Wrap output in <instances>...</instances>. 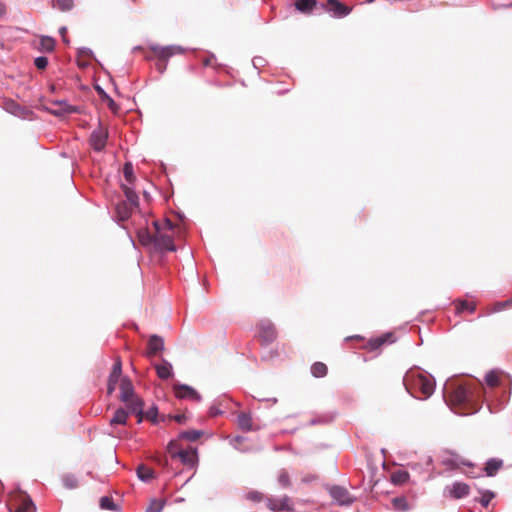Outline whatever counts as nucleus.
Returning a JSON list of instances; mask_svg holds the SVG:
<instances>
[{"mask_svg":"<svg viewBox=\"0 0 512 512\" xmlns=\"http://www.w3.org/2000/svg\"><path fill=\"white\" fill-rule=\"evenodd\" d=\"M407 392L417 399L429 398L435 390V380L425 371L410 369L403 378Z\"/></svg>","mask_w":512,"mask_h":512,"instance_id":"1","label":"nucleus"},{"mask_svg":"<svg viewBox=\"0 0 512 512\" xmlns=\"http://www.w3.org/2000/svg\"><path fill=\"white\" fill-rule=\"evenodd\" d=\"M156 234L154 235V247L156 250L164 251H175L176 247L173 243V237L167 232H163V228L160 227L159 221L153 223Z\"/></svg>","mask_w":512,"mask_h":512,"instance_id":"2","label":"nucleus"},{"mask_svg":"<svg viewBox=\"0 0 512 512\" xmlns=\"http://www.w3.org/2000/svg\"><path fill=\"white\" fill-rule=\"evenodd\" d=\"M320 10L327 11L335 18L345 17L351 12V9L348 6L338 0H327L326 3L320 4Z\"/></svg>","mask_w":512,"mask_h":512,"instance_id":"3","label":"nucleus"},{"mask_svg":"<svg viewBox=\"0 0 512 512\" xmlns=\"http://www.w3.org/2000/svg\"><path fill=\"white\" fill-rule=\"evenodd\" d=\"M150 49L159 59L162 60H168L170 57L176 54H182L185 51V49L179 45L160 46L157 44H151Z\"/></svg>","mask_w":512,"mask_h":512,"instance_id":"4","label":"nucleus"},{"mask_svg":"<svg viewBox=\"0 0 512 512\" xmlns=\"http://www.w3.org/2000/svg\"><path fill=\"white\" fill-rule=\"evenodd\" d=\"M266 506L273 512L277 511H293V503L291 498L288 496H282L280 498L268 497L266 499Z\"/></svg>","mask_w":512,"mask_h":512,"instance_id":"5","label":"nucleus"},{"mask_svg":"<svg viewBox=\"0 0 512 512\" xmlns=\"http://www.w3.org/2000/svg\"><path fill=\"white\" fill-rule=\"evenodd\" d=\"M329 494L341 506H349L354 501L348 490L341 486H332L329 489Z\"/></svg>","mask_w":512,"mask_h":512,"instance_id":"6","label":"nucleus"},{"mask_svg":"<svg viewBox=\"0 0 512 512\" xmlns=\"http://www.w3.org/2000/svg\"><path fill=\"white\" fill-rule=\"evenodd\" d=\"M108 133L102 128L99 127L96 130H93L90 135V145L95 151H102L107 143Z\"/></svg>","mask_w":512,"mask_h":512,"instance_id":"7","label":"nucleus"},{"mask_svg":"<svg viewBox=\"0 0 512 512\" xmlns=\"http://www.w3.org/2000/svg\"><path fill=\"white\" fill-rule=\"evenodd\" d=\"M175 396L179 399H191L196 402L201 401L200 394L191 386L186 384L174 385Z\"/></svg>","mask_w":512,"mask_h":512,"instance_id":"8","label":"nucleus"},{"mask_svg":"<svg viewBox=\"0 0 512 512\" xmlns=\"http://www.w3.org/2000/svg\"><path fill=\"white\" fill-rule=\"evenodd\" d=\"M259 336L265 343L273 342L277 337V332L273 323L269 320H262L259 323Z\"/></svg>","mask_w":512,"mask_h":512,"instance_id":"9","label":"nucleus"},{"mask_svg":"<svg viewBox=\"0 0 512 512\" xmlns=\"http://www.w3.org/2000/svg\"><path fill=\"white\" fill-rule=\"evenodd\" d=\"M126 404L127 412L138 416V423L142 422L143 419V407L144 402L141 398L134 395L128 401H123Z\"/></svg>","mask_w":512,"mask_h":512,"instance_id":"10","label":"nucleus"},{"mask_svg":"<svg viewBox=\"0 0 512 512\" xmlns=\"http://www.w3.org/2000/svg\"><path fill=\"white\" fill-rule=\"evenodd\" d=\"M122 374V364L120 359L118 358L115 363L113 364L112 370L110 372L109 378H108V385H107V393L111 395L115 389L116 385L121 377Z\"/></svg>","mask_w":512,"mask_h":512,"instance_id":"11","label":"nucleus"},{"mask_svg":"<svg viewBox=\"0 0 512 512\" xmlns=\"http://www.w3.org/2000/svg\"><path fill=\"white\" fill-rule=\"evenodd\" d=\"M445 491L454 499H462L469 494L470 488L466 483L454 482L451 486L446 487Z\"/></svg>","mask_w":512,"mask_h":512,"instance_id":"12","label":"nucleus"},{"mask_svg":"<svg viewBox=\"0 0 512 512\" xmlns=\"http://www.w3.org/2000/svg\"><path fill=\"white\" fill-rule=\"evenodd\" d=\"M164 350V340L158 335H152L148 341L147 356L152 357Z\"/></svg>","mask_w":512,"mask_h":512,"instance_id":"13","label":"nucleus"},{"mask_svg":"<svg viewBox=\"0 0 512 512\" xmlns=\"http://www.w3.org/2000/svg\"><path fill=\"white\" fill-rule=\"evenodd\" d=\"M157 376L162 380H167L173 375L172 364L166 359H162L159 364H154Z\"/></svg>","mask_w":512,"mask_h":512,"instance_id":"14","label":"nucleus"},{"mask_svg":"<svg viewBox=\"0 0 512 512\" xmlns=\"http://www.w3.org/2000/svg\"><path fill=\"white\" fill-rule=\"evenodd\" d=\"M179 458L180 461L189 467L194 466L197 460V454L195 450H180L173 454V458Z\"/></svg>","mask_w":512,"mask_h":512,"instance_id":"15","label":"nucleus"},{"mask_svg":"<svg viewBox=\"0 0 512 512\" xmlns=\"http://www.w3.org/2000/svg\"><path fill=\"white\" fill-rule=\"evenodd\" d=\"M134 395H135V393H134V387L132 385V382L127 377L122 378L121 382H120V399H121V401H128Z\"/></svg>","mask_w":512,"mask_h":512,"instance_id":"16","label":"nucleus"},{"mask_svg":"<svg viewBox=\"0 0 512 512\" xmlns=\"http://www.w3.org/2000/svg\"><path fill=\"white\" fill-rule=\"evenodd\" d=\"M295 7L298 11L303 13L320 11V6H318L316 0H295Z\"/></svg>","mask_w":512,"mask_h":512,"instance_id":"17","label":"nucleus"},{"mask_svg":"<svg viewBox=\"0 0 512 512\" xmlns=\"http://www.w3.org/2000/svg\"><path fill=\"white\" fill-rule=\"evenodd\" d=\"M133 208V206L125 201L119 202L115 207L117 219L119 221H126L131 216Z\"/></svg>","mask_w":512,"mask_h":512,"instance_id":"18","label":"nucleus"},{"mask_svg":"<svg viewBox=\"0 0 512 512\" xmlns=\"http://www.w3.org/2000/svg\"><path fill=\"white\" fill-rule=\"evenodd\" d=\"M121 187L126 196V199H127L126 202L128 204H130L131 206H133L134 208H137L139 205V198H138L137 193L134 191V189L129 187L127 184H122Z\"/></svg>","mask_w":512,"mask_h":512,"instance_id":"19","label":"nucleus"},{"mask_svg":"<svg viewBox=\"0 0 512 512\" xmlns=\"http://www.w3.org/2000/svg\"><path fill=\"white\" fill-rule=\"evenodd\" d=\"M129 412L123 408H118L110 420L111 425H125L127 423Z\"/></svg>","mask_w":512,"mask_h":512,"instance_id":"20","label":"nucleus"},{"mask_svg":"<svg viewBox=\"0 0 512 512\" xmlns=\"http://www.w3.org/2000/svg\"><path fill=\"white\" fill-rule=\"evenodd\" d=\"M432 466V458L430 456H425L422 460V463H411L409 464V467L414 470L418 471L419 473L422 472H429Z\"/></svg>","mask_w":512,"mask_h":512,"instance_id":"21","label":"nucleus"},{"mask_svg":"<svg viewBox=\"0 0 512 512\" xmlns=\"http://www.w3.org/2000/svg\"><path fill=\"white\" fill-rule=\"evenodd\" d=\"M237 423L240 429L243 431H251L253 429L252 426V417L250 414L241 413L237 417Z\"/></svg>","mask_w":512,"mask_h":512,"instance_id":"22","label":"nucleus"},{"mask_svg":"<svg viewBox=\"0 0 512 512\" xmlns=\"http://www.w3.org/2000/svg\"><path fill=\"white\" fill-rule=\"evenodd\" d=\"M392 337H393V335L391 333H387L383 336H380V337L370 340L369 345L372 349H378L380 346H382L385 343H393L394 339Z\"/></svg>","mask_w":512,"mask_h":512,"instance_id":"23","label":"nucleus"},{"mask_svg":"<svg viewBox=\"0 0 512 512\" xmlns=\"http://www.w3.org/2000/svg\"><path fill=\"white\" fill-rule=\"evenodd\" d=\"M409 480V473L404 470H397L391 474V481L396 485H401Z\"/></svg>","mask_w":512,"mask_h":512,"instance_id":"24","label":"nucleus"},{"mask_svg":"<svg viewBox=\"0 0 512 512\" xmlns=\"http://www.w3.org/2000/svg\"><path fill=\"white\" fill-rule=\"evenodd\" d=\"M393 508L399 512H405L410 509V506L405 497H395L392 499Z\"/></svg>","mask_w":512,"mask_h":512,"instance_id":"25","label":"nucleus"},{"mask_svg":"<svg viewBox=\"0 0 512 512\" xmlns=\"http://www.w3.org/2000/svg\"><path fill=\"white\" fill-rule=\"evenodd\" d=\"M136 472L141 481L148 482L153 478V471L145 465H139Z\"/></svg>","mask_w":512,"mask_h":512,"instance_id":"26","label":"nucleus"},{"mask_svg":"<svg viewBox=\"0 0 512 512\" xmlns=\"http://www.w3.org/2000/svg\"><path fill=\"white\" fill-rule=\"evenodd\" d=\"M452 398L456 403H464L468 399V392L464 387L459 386L454 390Z\"/></svg>","mask_w":512,"mask_h":512,"instance_id":"27","label":"nucleus"},{"mask_svg":"<svg viewBox=\"0 0 512 512\" xmlns=\"http://www.w3.org/2000/svg\"><path fill=\"white\" fill-rule=\"evenodd\" d=\"M502 466V461L498 459H490L486 463L485 471L488 476H493Z\"/></svg>","mask_w":512,"mask_h":512,"instance_id":"28","label":"nucleus"},{"mask_svg":"<svg viewBox=\"0 0 512 512\" xmlns=\"http://www.w3.org/2000/svg\"><path fill=\"white\" fill-rule=\"evenodd\" d=\"M55 40L49 36H43L40 40V49L44 52H51L54 50Z\"/></svg>","mask_w":512,"mask_h":512,"instance_id":"29","label":"nucleus"},{"mask_svg":"<svg viewBox=\"0 0 512 512\" xmlns=\"http://www.w3.org/2000/svg\"><path fill=\"white\" fill-rule=\"evenodd\" d=\"M311 373L314 377H324L327 374V366L322 362H316L311 366Z\"/></svg>","mask_w":512,"mask_h":512,"instance_id":"30","label":"nucleus"},{"mask_svg":"<svg viewBox=\"0 0 512 512\" xmlns=\"http://www.w3.org/2000/svg\"><path fill=\"white\" fill-rule=\"evenodd\" d=\"M138 239L142 245H154V236H152L147 230L141 229L138 231Z\"/></svg>","mask_w":512,"mask_h":512,"instance_id":"31","label":"nucleus"},{"mask_svg":"<svg viewBox=\"0 0 512 512\" xmlns=\"http://www.w3.org/2000/svg\"><path fill=\"white\" fill-rule=\"evenodd\" d=\"M53 6L58 8L60 11L66 12L73 8V0H54Z\"/></svg>","mask_w":512,"mask_h":512,"instance_id":"32","label":"nucleus"},{"mask_svg":"<svg viewBox=\"0 0 512 512\" xmlns=\"http://www.w3.org/2000/svg\"><path fill=\"white\" fill-rule=\"evenodd\" d=\"M100 507L110 511L117 510V505L114 503L113 499L108 496H103L100 498Z\"/></svg>","mask_w":512,"mask_h":512,"instance_id":"33","label":"nucleus"},{"mask_svg":"<svg viewBox=\"0 0 512 512\" xmlns=\"http://www.w3.org/2000/svg\"><path fill=\"white\" fill-rule=\"evenodd\" d=\"M277 480L282 488H289L291 486L290 476L285 470L279 472Z\"/></svg>","mask_w":512,"mask_h":512,"instance_id":"34","label":"nucleus"},{"mask_svg":"<svg viewBox=\"0 0 512 512\" xmlns=\"http://www.w3.org/2000/svg\"><path fill=\"white\" fill-rule=\"evenodd\" d=\"M63 485L66 488L74 489L78 486V480L73 474H66L62 478Z\"/></svg>","mask_w":512,"mask_h":512,"instance_id":"35","label":"nucleus"},{"mask_svg":"<svg viewBox=\"0 0 512 512\" xmlns=\"http://www.w3.org/2000/svg\"><path fill=\"white\" fill-rule=\"evenodd\" d=\"M202 434V431L199 430L184 431L180 434V438L186 439L188 441H196L201 437Z\"/></svg>","mask_w":512,"mask_h":512,"instance_id":"36","label":"nucleus"},{"mask_svg":"<svg viewBox=\"0 0 512 512\" xmlns=\"http://www.w3.org/2000/svg\"><path fill=\"white\" fill-rule=\"evenodd\" d=\"M164 504V500L153 499L147 507V512H161L164 508Z\"/></svg>","mask_w":512,"mask_h":512,"instance_id":"37","label":"nucleus"},{"mask_svg":"<svg viewBox=\"0 0 512 512\" xmlns=\"http://www.w3.org/2000/svg\"><path fill=\"white\" fill-rule=\"evenodd\" d=\"M16 512H35V505L31 499H25Z\"/></svg>","mask_w":512,"mask_h":512,"instance_id":"38","label":"nucleus"},{"mask_svg":"<svg viewBox=\"0 0 512 512\" xmlns=\"http://www.w3.org/2000/svg\"><path fill=\"white\" fill-rule=\"evenodd\" d=\"M123 174H124V177L126 179V181L131 184L134 180V175H133V166L131 163H125L124 167H123Z\"/></svg>","mask_w":512,"mask_h":512,"instance_id":"39","label":"nucleus"},{"mask_svg":"<svg viewBox=\"0 0 512 512\" xmlns=\"http://www.w3.org/2000/svg\"><path fill=\"white\" fill-rule=\"evenodd\" d=\"M6 110L15 116H21L23 113V108L14 102L7 103Z\"/></svg>","mask_w":512,"mask_h":512,"instance_id":"40","label":"nucleus"},{"mask_svg":"<svg viewBox=\"0 0 512 512\" xmlns=\"http://www.w3.org/2000/svg\"><path fill=\"white\" fill-rule=\"evenodd\" d=\"M457 311L459 313L464 312V311L473 313L475 311V306L472 303H469L467 301H460L457 305Z\"/></svg>","mask_w":512,"mask_h":512,"instance_id":"41","label":"nucleus"},{"mask_svg":"<svg viewBox=\"0 0 512 512\" xmlns=\"http://www.w3.org/2000/svg\"><path fill=\"white\" fill-rule=\"evenodd\" d=\"M494 493L492 491H484L482 493V496L481 498L479 499V502L480 504L483 506V507H487L489 505V503L491 502V500L494 498Z\"/></svg>","mask_w":512,"mask_h":512,"instance_id":"42","label":"nucleus"},{"mask_svg":"<svg viewBox=\"0 0 512 512\" xmlns=\"http://www.w3.org/2000/svg\"><path fill=\"white\" fill-rule=\"evenodd\" d=\"M485 381L491 387L496 386L499 382L497 373L495 371L488 372L485 376Z\"/></svg>","mask_w":512,"mask_h":512,"instance_id":"43","label":"nucleus"},{"mask_svg":"<svg viewBox=\"0 0 512 512\" xmlns=\"http://www.w3.org/2000/svg\"><path fill=\"white\" fill-rule=\"evenodd\" d=\"M157 414H158L157 407L152 406L146 411L145 416H146V418L150 419L153 423H156L157 422Z\"/></svg>","mask_w":512,"mask_h":512,"instance_id":"44","label":"nucleus"},{"mask_svg":"<svg viewBox=\"0 0 512 512\" xmlns=\"http://www.w3.org/2000/svg\"><path fill=\"white\" fill-rule=\"evenodd\" d=\"M34 64L38 69H44L48 65V59L44 56L36 57L34 60Z\"/></svg>","mask_w":512,"mask_h":512,"instance_id":"45","label":"nucleus"},{"mask_svg":"<svg viewBox=\"0 0 512 512\" xmlns=\"http://www.w3.org/2000/svg\"><path fill=\"white\" fill-rule=\"evenodd\" d=\"M160 227L163 228V232L165 231H172L173 230V223L169 219H165L163 223H160Z\"/></svg>","mask_w":512,"mask_h":512,"instance_id":"46","label":"nucleus"},{"mask_svg":"<svg viewBox=\"0 0 512 512\" xmlns=\"http://www.w3.org/2000/svg\"><path fill=\"white\" fill-rule=\"evenodd\" d=\"M247 498L253 501H260L262 499V494L258 491H251L247 494Z\"/></svg>","mask_w":512,"mask_h":512,"instance_id":"47","label":"nucleus"},{"mask_svg":"<svg viewBox=\"0 0 512 512\" xmlns=\"http://www.w3.org/2000/svg\"><path fill=\"white\" fill-rule=\"evenodd\" d=\"M60 104L64 106L62 108V112H64V113H73L76 111V109L73 106H70V105L66 104L65 102H60Z\"/></svg>","mask_w":512,"mask_h":512,"instance_id":"48","label":"nucleus"},{"mask_svg":"<svg viewBox=\"0 0 512 512\" xmlns=\"http://www.w3.org/2000/svg\"><path fill=\"white\" fill-rule=\"evenodd\" d=\"M511 304H512V300H508V301H504V302H499L496 305L495 311H500V310L504 309L505 307H507V306H509Z\"/></svg>","mask_w":512,"mask_h":512,"instance_id":"49","label":"nucleus"},{"mask_svg":"<svg viewBox=\"0 0 512 512\" xmlns=\"http://www.w3.org/2000/svg\"><path fill=\"white\" fill-rule=\"evenodd\" d=\"M244 439H245V438H244V437H242V436H237V437H235V439L233 440V441L235 442L234 447H235L236 449H238V450L244 451L243 449H241V448L238 446V444H240L242 441H244Z\"/></svg>","mask_w":512,"mask_h":512,"instance_id":"50","label":"nucleus"},{"mask_svg":"<svg viewBox=\"0 0 512 512\" xmlns=\"http://www.w3.org/2000/svg\"><path fill=\"white\" fill-rule=\"evenodd\" d=\"M176 443L174 441H170L168 446H167V449L169 451V453L171 454V456L173 457V454H175L177 451H174V447H175Z\"/></svg>","mask_w":512,"mask_h":512,"instance_id":"51","label":"nucleus"},{"mask_svg":"<svg viewBox=\"0 0 512 512\" xmlns=\"http://www.w3.org/2000/svg\"><path fill=\"white\" fill-rule=\"evenodd\" d=\"M106 99H107L108 105H109V107L111 109H116L117 108V105H116L115 101L111 97L107 96Z\"/></svg>","mask_w":512,"mask_h":512,"instance_id":"52","label":"nucleus"},{"mask_svg":"<svg viewBox=\"0 0 512 512\" xmlns=\"http://www.w3.org/2000/svg\"><path fill=\"white\" fill-rule=\"evenodd\" d=\"M7 12L6 5L0 1V17H3Z\"/></svg>","mask_w":512,"mask_h":512,"instance_id":"53","label":"nucleus"},{"mask_svg":"<svg viewBox=\"0 0 512 512\" xmlns=\"http://www.w3.org/2000/svg\"><path fill=\"white\" fill-rule=\"evenodd\" d=\"M97 91H98V93H99L103 98H105V99L107 98V96H108V95L106 94V92H105V91H104L100 86H98V87H97Z\"/></svg>","mask_w":512,"mask_h":512,"instance_id":"54","label":"nucleus"},{"mask_svg":"<svg viewBox=\"0 0 512 512\" xmlns=\"http://www.w3.org/2000/svg\"><path fill=\"white\" fill-rule=\"evenodd\" d=\"M210 414H211L212 416H216V415H218V414H221V411H220V410H218V409H216V408H211V409H210Z\"/></svg>","mask_w":512,"mask_h":512,"instance_id":"55","label":"nucleus"},{"mask_svg":"<svg viewBox=\"0 0 512 512\" xmlns=\"http://www.w3.org/2000/svg\"><path fill=\"white\" fill-rule=\"evenodd\" d=\"M59 32H60V34H61L62 36H64V35H65V33L67 32V28H66V27H61V28L59 29Z\"/></svg>","mask_w":512,"mask_h":512,"instance_id":"56","label":"nucleus"},{"mask_svg":"<svg viewBox=\"0 0 512 512\" xmlns=\"http://www.w3.org/2000/svg\"><path fill=\"white\" fill-rule=\"evenodd\" d=\"M81 52L82 53H86V54H91L92 53V51L89 48H82Z\"/></svg>","mask_w":512,"mask_h":512,"instance_id":"57","label":"nucleus"},{"mask_svg":"<svg viewBox=\"0 0 512 512\" xmlns=\"http://www.w3.org/2000/svg\"><path fill=\"white\" fill-rule=\"evenodd\" d=\"M183 419H184V416H182V415H178L175 417V420L179 423H181L183 421Z\"/></svg>","mask_w":512,"mask_h":512,"instance_id":"58","label":"nucleus"},{"mask_svg":"<svg viewBox=\"0 0 512 512\" xmlns=\"http://www.w3.org/2000/svg\"><path fill=\"white\" fill-rule=\"evenodd\" d=\"M159 71L162 73L166 69V65L158 66Z\"/></svg>","mask_w":512,"mask_h":512,"instance_id":"59","label":"nucleus"},{"mask_svg":"<svg viewBox=\"0 0 512 512\" xmlns=\"http://www.w3.org/2000/svg\"><path fill=\"white\" fill-rule=\"evenodd\" d=\"M374 0H366V2L368 3H372Z\"/></svg>","mask_w":512,"mask_h":512,"instance_id":"60","label":"nucleus"}]
</instances>
